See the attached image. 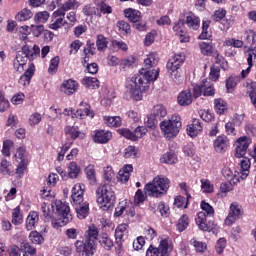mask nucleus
I'll use <instances>...</instances> for the list:
<instances>
[{"instance_id": "obj_1", "label": "nucleus", "mask_w": 256, "mask_h": 256, "mask_svg": "<svg viewBox=\"0 0 256 256\" xmlns=\"http://www.w3.org/2000/svg\"><path fill=\"white\" fill-rule=\"evenodd\" d=\"M158 64L159 55L157 53H150L144 60V67L141 68L139 74L127 79L126 91L134 101H141L143 93L149 90V85L159 79V68L153 69Z\"/></svg>"}, {"instance_id": "obj_2", "label": "nucleus", "mask_w": 256, "mask_h": 256, "mask_svg": "<svg viewBox=\"0 0 256 256\" xmlns=\"http://www.w3.org/2000/svg\"><path fill=\"white\" fill-rule=\"evenodd\" d=\"M85 185L75 184L72 188L71 203L74 206L78 219H86L89 215V202L83 201Z\"/></svg>"}, {"instance_id": "obj_3", "label": "nucleus", "mask_w": 256, "mask_h": 256, "mask_svg": "<svg viewBox=\"0 0 256 256\" xmlns=\"http://www.w3.org/2000/svg\"><path fill=\"white\" fill-rule=\"evenodd\" d=\"M115 191L109 184L101 185L96 190V201L102 211H109L115 207Z\"/></svg>"}, {"instance_id": "obj_4", "label": "nucleus", "mask_w": 256, "mask_h": 256, "mask_svg": "<svg viewBox=\"0 0 256 256\" xmlns=\"http://www.w3.org/2000/svg\"><path fill=\"white\" fill-rule=\"evenodd\" d=\"M171 181L165 176H157L152 182L148 183L144 187L145 195L149 197H163L169 191Z\"/></svg>"}, {"instance_id": "obj_5", "label": "nucleus", "mask_w": 256, "mask_h": 256, "mask_svg": "<svg viewBox=\"0 0 256 256\" xmlns=\"http://www.w3.org/2000/svg\"><path fill=\"white\" fill-rule=\"evenodd\" d=\"M201 209L204 212H199L195 218L196 225H198L201 231H217L219 226L215 222H209L207 224V217H213L215 215V209L209 203L202 201Z\"/></svg>"}, {"instance_id": "obj_6", "label": "nucleus", "mask_w": 256, "mask_h": 256, "mask_svg": "<svg viewBox=\"0 0 256 256\" xmlns=\"http://www.w3.org/2000/svg\"><path fill=\"white\" fill-rule=\"evenodd\" d=\"M181 127H183V123L181 122V116L179 114H173L160 123V129L166 139L177 137L181 131Z\"/></svg>"}, {"instance_id": "obj_7", "label": "nucleus", "mask_w": 256, "mask_h": 256, "mask_svg": "<svg viewBox=\"0 0 256 256\" xmlns=\"http://www.w3.org/2000/svg\"><path fill=\"white\" fill-rule=\"evenodd\" d=\"M239 165L240 167L234 172V175L232 177L233 183H239L240 181H244L246 177H249L251 161L248 158H242Z\"/></svg>"}, {"instance_id": "obj_8", "label": "nucleus", "mask_w": 256, "mask_h": 256, "mask_svg": "<svg viewBox=\"0 0 256 256\" xmlns=\"http://www.w3.org/2000/svg\"><path fill=\"white\" fill-rule=\"evenodd\" d=\"M147 127L138 126L134 131L127 128H122L118 130V133L125 137V139H130V141H138V139H143L147 135Z\"/></svg>"}, {"instance_id": "obj_9", "label": "nucleus", "mask_w": 256, "mask_h": 256, "mask_svg": "<svg viewBox=\"0 0 256 256\" xmlns=\"http://www.w3.org/2000/svg\"><path fill=\"white\" fill-rule=\"evenodd\" d=\"M53 211L59 215V217L64 218L65 223H70L73 220V215H71V208L69 204L62 202L61 200H56L52 203Z\"/></svg>"}, {"instance_id": "obj_10", "label": "nucleus", "mask_w": 256, "mask_h": 256, "mask_svg": "<svg viewBox=\"0 0 256 256\" xmlns=\"http://www.w3.org/2000/svg\"><path fill=\"white\" fill-rule=\"evenodd\" d=\"M183 63H185V55L181 53L174 55L167 62L166 69L168 73H170V75L174 77V79H177V73L181 68V65H183Z\"/></svg>"}, {"instance_id": "obj_11", "label": "nucleus", "mask_w": 256, "mask_h": 256, "mask_svg": "<svg viewBox=\"0 0 256 256\" xmlns=\"http://www.w3.org/2000/svg\"><path fill=\"white\" fill-rule=\"evenodd\" d=\"M76 253L79 256H93L95 244L87 240H77L75 243Z\"/></svg>"}, {"instance_id": "obj_12", "label": "nucleus", "mask_w": 256, "mask_h": 256, "mask_svg": "<svg viewBox=\"0 0 256 256\" xmlns=\"http://www.w3.org/2000/svg\"><path fill=\"white\" fill-rule=\"evenodd\" d=\"M229 147H231V141L226 135H220L213 141V149L215 153H219L220 155L227 153Z\"/></svg>"}, {"instance_id": "obj_13", "label": "nucleus", "mask_w": 256, "mask_h": 256, "mask_svg": "<svg viewBox=\"0 0 256 256\" xmlns=\"http://www.w3.org/2000/svg\"><path fill=\"white\" fill-rule=\"evenodd\" d=\"M65 25H67V21H65V13L58 8L51 16L49 29L57 31V29H61V27H65Z\"/></svg>"}, {"instance_id": "obj_14", "label": "nucleus", "mask_w": 256, "mask_h": 256, "mask_svg": "<svg viewBox=\"0 0 256 256\" xmlns=\"http://www.w3.org/2000/svg\"><path fill=\"white\" fill-rule=\"evenodd\" d=\"M251 143H253V140H251V138L247 136L239 137L236 141L235 157H237L238 159H241V157H245Z\"/></svg>"}, {"instance_id": "obj_15", "label": "nucleus", "mask_w": 256, "mask_h": 256, "mask_svg": "<svg viewBox=\"0 0 256 256\" xmlns=\"http://www.w3.org/2000/svg\"><path fill=\"white\" fill-rule=\"evenodd\" d=\"M241 215H243V212L241 211V205L237 202H233L230 205L229 214L225 219V225L231 226L237 219L241 218Z\"/></svg>"}, {"instance_id": "obj_16", "label": "nucleus", "mask_w": 256, "mask_h": 256, "mask_svg": "<svg viewBox=\"0 0 256 256\" xmlns=\"http://www.w3.org/2000/svg\"><path fill=\"white\" fill-rule=\"evenodd\" d=\"M173 31L177 37L180 39V43H189L190 37L185 29V22L183 20H178L174 23Z\"/></svg>"}, {"instance_id": "obj_17", "label": "nucleus", "mask_w": 256, "mask_h": 256, "mask_svg": "<svg viewBox=\"0 0 256 256\" xmlns=\"http://www.w3.org/2000/svg\"><path fill=\"white\" fill-rule=\"evenodd\" d=\"M75 117L77 119H85V117L93 119V117H95V113L91 110V106L89 104L81 102L80 108L72 115V119Z\"/></svg>"}, {"instance_id": "obj_18", "label": "nucleus", "mask_w": 256, "mask_h": 256, "mask_svg": "<svg viewBox=\"0 0 256 256\" xmlns=\"http://www.w3.org/2000/svg\"><path fill=\"white\" fill-rule=\"evenodd\" d=\"M20 51L28 61H35V59L41 55V49L37 45L33 47L24 45Z\"/></svg>"}, {"instance_id": "obj_19", "label": "nucleus", "mask_w": 256, "mask_h": 256, "mask_svg": "<svg viewBox=\"0 0 256 256\" xmlns=\"http://www.w3.org/2000/svg\"><path fill=\"white\" fill-rule=\"evenodd\" d=\"M27 61V57H25L21 50H19L13 60L14 71L23 73V71H25V65H27Z\"/></svg>"}, {"instance_id": "obj_20", "label": "nucleus", "mask_w": 256, "mask_h": 256, "mask_svg": "<svg viewBox=\"0 0 256 256\" xmlns=\"http://www.w3.org/2000/svg\"><path fill=\"white\" fill-rule=\"evenodd\" d=\"M77 89H79V83L73 79L64 81L60 86L61 92L65 93V95H73V93H76Z\"/></svg>"}, {"instance_id": "obj_21", "label": "nucleus", "mask_w": 256, "mask_h": 256, "mask_svg": "<svg viewBox=\"0 0 256 256\" xmlns=\"http://www.w3.org/2000/svg\"><path fill=\"white\" fill-rule=\"evenodd\" d=\"M184 24L187 25L192 31H197L201 27V19L192 12H189L184 20Z\"/></svg>"}, {"instance_id": "obj_22", "label": "nucleus", "mask_w": 256, "mask_h": 256, "mask_svg": "<svg viewBox=\"0 0 256 256\" xmlns=\"http://www.w3.org/2000/svg\"><path fill=\"white\" fill-rule=\"evenodd\" d=\"M131 173H133V165L125 164L118 172L117 181L119 183H127L131 179Z\"/></svg>"}, {"instance_id": "obj_23", "label": "nucleus", "mask_w": 256, "mask_h": 256, "mask_svg": "<svg viewBox=\"0 0 256 256\" xmlns=\"http://www.w3.org/2000/svg\"><path fill=\"white\" fill-rule=\"evenodd\" d=\"M64 133L66 137L72 139V141H75V139H85V133L79 131V127L77 126H66Z\"/></svg>"}, {"instance_id": "obj_24", "label": "nucleus", "mask_w": 256, "mask_h": 256, "mask_svg": "<svg viewBox=\"0 0 256 256\" xmlns=\"http://www.w3.org/2000/svg\"><path fill=\"white\" fill-rule=\"evenodd\" d=\"M33 75H35V64L30 63L28 69L20 77L18 81L19 85H22V87H27V85L31 83V79L33 78Z\"/></svg>"}, {"instance_id": "obj_25", "label": "nucleus", "mask_w": 256, "mask_h": 256, "mask_svg": "<svg viewBox=\"0 0 256 256\" xmlns=\"http://www.w3.org/2000/svg\"><path fill=\"white\" fill-rule=\"evenodd\" d=\"M187 134L189 137H197L201 131H203V125H201L200 119H193L192 123L187 126Z\"/></svg>"}, {"instance_id": "obj_26", "label": "nucleus", "mask_w": 256, "mask_h": 256, "mask_svg": "<svg viewBox=\"0 0 256 256\" xmlns=\"http://www.w3.org/2000/svg\"><path fill=\"white\" fill-rule=\"evenodd\" d=\"M178 104L181 107H187L193 103V95L191 94V90H184L179 93L177 97Z\"/></svg>"}, {"instance_id": "obj_27", "label": "nucleus", "mask_w": 256, "mask_h": 256, "mask_svg": "<svg viewBox=\"0 0 256 256\" xmlns=\"http://www.w3.org/2000/svg\"><path fill=\"white\" fill-rule=\"evenodd\" d=\"M113 137V134L109 131H105V130H98L96 131L94 137H93V141L94 143H109V141H111V138Z\"/></svg>"}, {"instance_id": "obj_28", "label": "nucleus", "mask_w": 256, "mask_h": 256, "mask_svg": "<svg viewBox=\"0 0 256 256\" xmlns=\"http://www.w3.org/2000/svg\"><path fill=\"white\" fill-rule=\"evenodd\" d=\"M243 41L245 45L251 47V49L256 47V32L252 29H248L244 32Z\"/></svg>"}, {"instance_id": "obj_29", "label": "nucleus", "mask_w": 256, "mask_h": 256, "mask_svg": "<svg viewBox=\"0 0 256 256\" xmlns=\"http://www.w3.org/2000/svg\"><path fill=\"white\" fill-rule=\"evenodd\" d=\"M202 95L204 97H215V85L211 80L202 81Z\"/></svg>"}, {"instance_id": "obj_30", "label": "nucleus", "mask_w": 256, "mask_h": 256, "mask_svg": "<svg viewBox=\"0 0 256 256\" xmlns=\"http://www.w3.org/2000/svg\"><path fill=\"white\" fill-rule=\"evenodd\" d=\"M129 226L127 224H119L117 228L115 229V239L116 244L118 247H121L123 243V237H125V234L127 233V228Z\"/></svg>"}, {"instance_id": "obj_31", "label": "nucleus", "mask_w": 256, "mask_h": 256, "mask_svg": "<svg viewBox=\"0 0 256 256\" xmlns=\"http://www.w3.org/2000/svg\"><path fill=\"white\" fill-rule=\"evenodd\" d=\"M36 223H39V214L36 211H32L26 218L25 226L27 231H33Z\"/></svg>"}, {"instance_id": "obj_32", "label": "nucleus", "mask_w": 256, "mask_h": 256, "mask_svg": "<svg viewBox=\"0 0 256 256\" xmlns=\"http://www.w3.org/2000/svg\"><path fill=\"white\" fill-rule=\"evenodd\" d=\"M97 239H99V229L95 225L89 226L84 240L90 241L95 245Z\"/></svg>"}, {"instance_id": "obj_33", "label": "nucleus", "mask_w": 256, "mask_h": 256, "mask_svg": "<svg viewBox=\"0 0 256 256\" xmlns=\"http://www.w3.org/2000/svg\"><path fill=\"white\" fill-rule=\"evenodd\" d=\"M80 3L77 0H67L63 4H61L58 8L60 11L65 13L66 11H77L80 7Z\"/></svg>"}, {"instance_id": "obj_34", "label": "nucleus", "mask_w": 256, "mask_h": 256, "mask_svg": "<svg viewBox=\"0 0 256 256\" xmlns=\"http://www.w3.org/2000/svg\"><path fill=\"white\" fill-rule=\"evenodd\" d=\"M124 16L132 23H138L141 21V13L133 8H127L124 10Z\"/></svg>"}, {"instance_id": "obj_35", "label": "nucleus", "mask_w": 256, "mask_h": 256, "mask_svg": "<svg viewBox=\"0 0 256 256\" xmlns=\"http://www.w3.org/2000/svg\"><path fill=\"white\" fill-rule=\"evenodd\" d=\"M0 174L8 177L13 175V165L5 158H3L0 162Z\"/></svg>"}, {"instance_id": "obj_36", "label": "nucleus", "mask_w": 256, "mask_h": 256, "mask_svg": "<svg viewBox=\"0 0 256 256\" xmlns=\"http://www.w3.org/2000/svg\"><path fill=\"white\" fill-rule=\"evenodd\" d=\"M79 173H81V167L77 165V162H71L68 166V174H66L67 178L77 179Z\"/></svg>"}, {"instance_id": "obj_37", "label": "nucleus", "mask_w": 256, "mask_h": 256, "mask_svg": "<svg viewBox=\"0 0 256 256\" xmlns=\"http://www.w3.org/2000/svg\"><path fill=\"white\" fill-rule=\"evenodd\" d=\"M214 109L218 115H224V113L227 111L228 106L227 102L221 98H217L214 100Z\"/></svg>"}, {"instance_id": "obj_38", "label": "nucleus", "mask_w": 256, "mask_h": 256, "mask_svg": "<svg viewBox=\"0 0 256 256\" xmlns=\"http://www.w3.org/2000/svg\"><path fill=\"white\" fill-rule=\"evenodd\" d=\"M189 199H191V195L187 194V198L183 196H177L174 199V205L178 209H187L189 207Z\"/></svg>"}, {"instance_id": "obj_39", "label": "nucleus", "mask_w": 256, "mask_h": 256, "mask_svg": "<svg viewBox=\"0 0 256 256\" xmlns=\"http://www.w3.org/2000/svg\"><path fill=\"white\" fill-rule=\"evenodd\" d=\"M12 224L21 225L23 223V212H21V206H17L12 210Z\"/></svg>"}, {"instance_id": "obj_40", "label": "nucleus", "mask_w": 256, "mask_h": 256, "mask_svg": "<svg viewBox=\"0 0 256 256\" xmlns=\"http://www.w3.org/2000/svg\"><path fill=\"white\" fill-rule=\"evenodd\" d=\"M85 174H86V177H87L90 185H95V183H97L95 166L93 164H90L85 168Z\"/></svg>"}, {"instance_id": "obj_41", "label": "nucleus", "mask_w": 256, "mask_h": 256, "mask_svg": "<svg viewBox=\"0 0 256 256\" xmlns=\"http://www.w3.org/2000/svg\"><path fill=\"white\" fill-rule=\"evenodd\" d=\"M104 123L108 127H121V117L119 116H104Z\"/></svg>"}, {"instance_id": "obj_42", "label": "nucleus", "mask_w": 256, "mask_h": 256, "mask_svg": "<svg viewBox=\"0 0 256 256\" xmlns=\"http://www.w3.org/2000/svg\"><path fill=\"white\" fill-rule=\"evenodd\" d=\"M82 85L87 89H99V80L95 77H85L82 80Z\"/></svg>"}, {"instance_id": "obj_43", "label": "nucleus", "mask_w": 256, "mask_h": 256, "mask_svg": "<svg viewBox=\"0 0 256 256\" xmlns=\"http://www.w3.org/2000/svg\"><path fill=\"white\" fill-rule=\"evenodd\" d=\"M31 17H33V12L27 8H24L16 14L15 19L16 21H29Z\"/></svg>"}, {"instance_id": "obj_44", "label": "nucleus", "mask_w": 256, "mask_h": 256, "mask_svg": "<svg viewBox=\"0 0 256 256\" xmlns=\"http://www.w3.org/2000/svg\"><path fill=\"white\" fill-rule=\"evenodd\" d=\"M201 191L202 193H214L215 191V186H213V184L211 183V180L209 179H201Z\"/></svg>"}, {"instance_id": "obj_45", "label": "nucleus", "mask_w": 256, "mask_h": 256, "mask_svg": "<svg viewBox=\"0 0 256 256\" xmlns=\"http://www.w3.org/2000/svg\"><path fill=\"white\" fill-rule=\"evenodd\" d=\"M99 243H100L101 247H103L107 251H111V249H113V245H114L113 239H111V237H109L107 234L102 235Z\"/></svg>"}, {"instance_id": "obj_46", "label": "nucleus", "mask_w": 256, "mask_h": 256, "mask_svg": "<svg viewBox=\"0 0 256 256\" xmlns=\"http://www.w3.org/2000/svg\"><path fill=\"white\" fill-rule=\"evenodd\" d=\"M103 177L105 181L108 183H112V181H115V170H113V167L106 166L103 169Z\"/></svg>"}, {"instance_id": "obj_47", "label": "nucleus", "mask_w": 256, "mask_h": 256, "mask_svg": "<svg viewBox=\"0 0 256 256\" xmlns=\"http://www.w3.org/2000/svg\"><path fill=\"white\" fill-rule=\"evenodd\" d=\"M152 115H155L158 119H163V117H167V109L165 106L158 104L154 106Z\"/></svg>"}, {"instance_id": "obj_48", "label": "nucleus", "mask_w": 256, "mask_h": 256, "mask_svg": "<svg viewBox=\"0 0 256 256\" xmlns=\"http://www.w3.org/2000/svg\"><path fill=\"white\" fill-rule=\"evenodd\" d=\"M160 161L161 163H166L167 165H173L177 161V156L173 152H167L163 154Z\"/></svg>"}, {"instance_id": "obj_49", "label": "nucleus", "mask_w": 256, "mask_h": 256, "mask_svg": "<svg viewBox=\"0 0 256 256\" xmlns=\"http://www.w3.org/2000/svg\"><path fill=\"white\" fill-rule=\"evenodd\" d=\"M241 81V78L238 76H231L226 80V89L228 93H231L237 87V83Z\"/></svg>"}, {"instance_id": "obj_50", "label": "nucleus", "mask_w": 256, "mask_h": 256, "mask_svg": "<svg viewBox=\"0 0 256 256\" xmlns=\"http://www.w3.org/2000/svg\"><path fill=\"white\" fill-rule=\"evenodd\" d=\"M187 227H189V216L183 214L178 220L177 229L180 233H183Z\"/></svg>"}, {"instance_id": "obj_51", "label": "nucleus", "mask_w": 256, "mask_h": 256, "mask_svg": "<svg viewBox=\"0 0 256 256\" xmlns=\"http://www.w3.org/2000/svg\"><path fill=\"white\" fill-rule=\"evenodd\" d=\"M108 45H109V41H107V38L105 36L101 34L97 36L96 47L98 51H105Z\"/></svg>"}, {"instance_id": "obj_52", "label": "nucleus", "mask_w": 256, "mask_h": 256, "mask_svg": "<svg viewBox=\"0 0 256 256\" xmlns=\"http://www.w3.org/2000/svg\"><path fill=\"white\" fill-rule=\"evenodd\" d=\"M29 239L31 243H33L34 245H41L43 241H45V238H43V235H41V233L37 231L30 232Z\"/></svg>"}, {"instance_id": "obj_53", "label": "nucleus", "mask_w": 256, "mask_h": 256, "mask_svg": "<svg viewBox=\"0 0 256 256\" xmlns=\"http://www.w3.org/2000/svg\"><path fill=\"white\" fill-rule=\"evenodd\" d=\"M213 57L215 58V63L217 65H220L221 69L226 71V69L229 67L227 61H225V58L219 54V52H214Z\"/></svg>"}, {"instance_id": "obj_54", "label": "nucleus", "mask_w": 256, "mask_h": 256, "mask_svg": "<svg viewBox=\"0 0 256 256\" xmlns=\"http://www.w3.org/2000/svg\"><path fill=\"white\" fill-rule=\"evenodd\" d=\"M199 49L202 55L209 56L211 55V53H213V45H211V43L208 42H200Z\"/></svg>"}, {"instance_id": "obj_55", "label": "nucleus", "mask_w": 256, "mask_h": 256, "mask_svg": "<svg viewBox=\"0 0 256 256\" xmlns=\"http://www.w3.org/2000/svg\"><path fill=\"white\" fill-rule=\"evenodd\" d=\"M116 25L123 35H129L131 33V26L125 20L118 21Z\"/></svg>"}, {"instance_id": "obj_56", "label": "nucleus", "mask_w": 256, "mask_h": 256, "mask_svg": "<svg viewBox=\"0 0 256 256\" xmlns=\"http://www.w3.org/2000/svg\"><path fill=\"white\" fill-rule=\"evenodd\" d=\"M35 23H47L49 21V12L42 11L38 12L34 16Z\"/></svg>"}, {"instance_id": "obj_57", "label": "nucleus", "mask_w": 256, "mask_h": 256, "mask_svg": "<svg viewBox=\"0 0 256 256\" xmlns=\"http://www.w3.org/2000/svg\"><path fill=\"white\" fill-rule=\"evenodd\" d=\"M158 123H159V118H156V116L153 114L148 115L147 120L145 121V125L149 129H155Z\"/></svg>"}, {"instance_id": "obj_58", "label": "nucleus", "mask_w": 256, "mask_h": 256, "mask_svg": "<svg viewBox=\"0 0 256 256\" xmlns=\"http://www.w3.org/2000/svg\"><path fill=\"white\" fill-rule=\"evenodd\" d=\"M42 119L43 118L41 117V114H39L38 112H34L29 116L28 123L29 125H31V127H35V125H39Z\"/></svg>"}, {"instance_id": "obj_59", "label": "nucleus", "mask_w": 256, "mask_h": 256, "mask_svg": "<svg viewBox=\"0 0 256 256\" xmlns=\"http://www.w3.org/2000/svg\"><path fill=\"white\" fill-rule=\"evenodd\" d=\"M125 159H135L137 157V148L135 146H128L124 151Z\"/></svg>"}, {"instance_id": "obj_60", "label": "nucleus", "mask_w": 256, "mask_h": 256, "mask_svg": "<svg viewBox=\"0 0 256 256\" xmlns=\"http://www.w3.org/2000/svg\"><path fill=\"white\" fill-rule=\"evenodd\" d=\"M20 248L24 253H28V255L34 256L37 253V250L29 244V242H22Z\"/></svg>"}, {"instance_id": "obj_61", "label": "nucleus", "mask_w": 256, "mask_h": 256, "mask_svg": "<svg viewBox=\"0 0 256 256\" xmlns=\"http://www.w3.org/2000/svg\"><path fill=\"white\" fill-rule=\"evenodd\" d=\"M124 214L128 215V217H135V207H133V203L124 201Z\"/></svg>"}, {"instance_id": "obj_62", "label": "nucleus", "mask_w": 256, "mask_h": 256, "mask_svg": "<svg viewBox=\"0 0 256 256\" xmlns=\"http://www.w3.org/2000/svg\"><path fill=\"white\" fill-rule=\"evenodd\" d=\"M59 56H56L50 60V65L48 68V73H55L59 67Z\"/></svg>"}, {"instance_id": "obj_63", "label": "nucleus", "mask_w": 256, "mask_h": 256, "mask_svg": "<svg viewBox=\"0 0 256 256\" xmlns=\"http://www.w3.org/2000/svg\"><path fill=\"white\" fill-rule=\"evenodd\" d=\"M247 95L250 97L251 103L256 108V89L253 88V85L247 86Z\"/></svg>"}, {"instance_id": "obj_64", "label": "nucleus", "mask_w": 256, "mask_h": 256, "mask_svg": "<svg viewBox=\"0 0 256 256\" xmlns=\"http://www.w3.org/2000/svg\"><path fill=\"white\" fill-rule=\"evenodd\" d=\"M253 61H256V46L254 48H249L247 52V63L248 65H253Z\"/></svg>"}]
</instances>
